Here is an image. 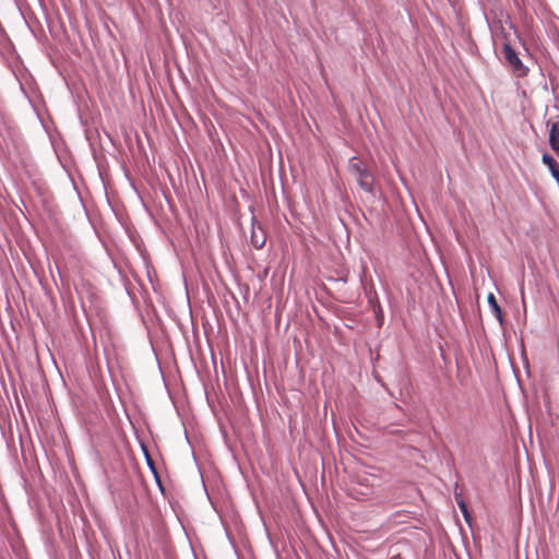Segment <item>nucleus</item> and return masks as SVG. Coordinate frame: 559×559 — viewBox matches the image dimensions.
<instances>
[{"instance_id": "1", "label": "nucleus", "mask_w": 559, "mask_h": 559, "mask_svg": "<svg viewBox=\"0 0 559 559\" xmlns=\"http://www.w3.org/2000/svg\"><path fill=\"white\" fill-rule=\"evenodd\" d=\"M348 170L356 178L359 187L367 191L371 192L373 189L374 178L372 174H370L364 162L358 157H352L348 162Z\"/></svg>"}, {"instance_id": "2", "label": "nucleus", "mask_w": 559, "mask_h": 559, "mask_svg": "<svg viewBox=\"0 0 559 559\" xmlns=\"http://www.w3.org/2000/svg\"><path fill=\"white\" fill-rule=\"evenodd\" d=\"M503 56L506 60L509 62V64L512 67L513 71L519 75H525L526 69L523 66L521 59L519 58L518 53L514 51V49L510 46V44L503 45Z\"/></svg>"}, {"instance_id": "3", "label": "nucleus", "mask_w": 559, "mask_h": 559, "mask_svg": "<svg viewBox=\"0 0 559 559\" xmlns=\"http://www.w3.org/2000/svg\"><path fill=\"white\" fill-rule=\"evenodd\" d=\"M266 241V236L263 229L259 226H252L251 243L255 249H261Z\"/></svg>"}, {"instance_id": "4", "label": "nucleus", "mask_w": 559, "mask_h": 559, "mask_svg": "<svg viewBox=\"0 0 559 559\" xmlns=\"http://www.w3.org/2000/svg\"><path fill=\"white\" fill-rule=\"evenodd\" d=\"M549 145L559 156V121L552 123L549 130Z\"/></svg>"}, {"instance_id": "5", "label": "nucleus", "mask_w": 559, "mask_h": 559, "mask_svg": "<svg viewBox=\"0 0 559 559\" xmlns=\"http://www.w3.org/2000/svg\"><path fill=\"white\" fill-rule=\"evenodd\" d=\"M542 160L545 165L548 166L556 181L559 180V164L556 162V159L549 154L545 153L542 157Z\"/></svg>"}, {"instance_id": "6", "label": "nucleus", "mask_w": 559, "mask_h": 559, "mask_svg": "<svg viewBox=\"0 0 559 559\" xmlns=\"http://www.w3.org/2000/svg\"><path fill=\"white\" fill-rule=\"evenodd\" d=\"M487 301L491 308V311L493 312L495 317L498 319L500 323L503 322V314L500 306L497 302V299L492 293H489L487 296Z\"/></svg>"}, {"instance_id": "7", "label": "nucleus", "mask_w": 559, "mask_h": 559, "mask_svg": "<svg viewBox=\"0 0 559 559\" xmlns=\"http://www.w3.org/2000/svg\"><path fill=\"white\" fill-rule=\"evenodd\" d=\"M459 506H460V509L465 518V520L468 522L469 521V513L467 511V506L466 503L463 501V500H460L459 502Z\"/></svg>"}]
</instances>
